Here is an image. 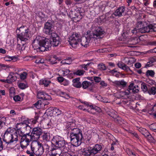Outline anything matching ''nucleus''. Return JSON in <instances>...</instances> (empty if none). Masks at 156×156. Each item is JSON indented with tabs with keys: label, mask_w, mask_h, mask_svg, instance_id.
Segmentation results:
<instances>
[{
	"label": "nucleus",
	"mask_w": 156,
	"mask_h": 156,
	"mask_svg": "<svg viewBox=\"0 0 156 156\" xmlns=\"http://www.w3.org/2000/svg\"><path fill=\"white\" fill-rule=\"evenodd\" d=\"M148 93L150 95H155L156 94V88L154 87H151L148 89Z\"/></svg>",
	"instance_id": "c756f323"
},
{
	"label": "nucleus",
	"mask_w": 156,
	"mask_h": 156,
	"mask_svg": "<svg viewBox=\"0 0 156 156\" xmlns=\"http://www.w3.org/2000/svg\"><path fill=\"white\" fill-rule=\"evenodd\" d=\"M56 58V56H54L53 57H52L50 59V61L52 64H55L57 63V62H55V61L54 62L53 61V60L55 59Z\"/></svg>",
	"instance_id": "6e6d98bb"
},
{
	"label": "nucleus",
	"mask_w": 156,
	"mask_h": 156,
	"mask_svg": "<svg viewBox=\"0 0 156 156\" xmlns=\"http://www.w3.org/2000/svg\"><path fill=\"white\" fill-rule=\"evenodd\" d=\"M14 58H16L14 57H8V56H6L4 58V59L7 61H11L14 59Z\"/></svg>",
	"instance_id": "a18cd8bd"
},
{
	"label": "nucleus",
	"mask_w": 156,
	"mask_h": 156,
	"mask_svg": "<svg viewBox=\"0 0 156 156\" xmlns=\"http://www.w3.org/2000/svg\"><path fill=\"white\" fill-rule=\"evenodd\" d=\"M6 122V118L4 117H3L0 119V129L5 125Z\"/></svg>",
	"instance_id": "72a5a7b5"
},
{
	"label": "nucleus",
	"mask_w": 156,
	"mask_h": 156,
	"mask_svg": "<svg viewBox=\"0 0 156 156\" xmlns=\"http://www.w3.org/2000/svg\"><path fill=\"white\" fill-rule=\"evenodd\" d=\"M13 99L15 101H20L21 98L19 95H17L14 97Z\"/></svg>",
	"instance_id": "603ef678"
},
{
	"label": "nucleus",
	"mask_w": 156,
	"mask_h": 156,
	"mask_svg": "<svg viewBox=\"0 0 156 156\" xmlns=\"http://www.w3.org/2000/svg\"><path fill=\"white\" fill-rule=\"evenodd\" d=\"M51 41L49 39L37 36L33 42V46L34 49H39L41 51L49 50L52 44Z\"/></svg>",
	"instance_id": "f03ea898"
},
{
	"label": "nucleus",
	"mask_w": 156,
	"mask_h": 156,
	"mask_svg": "<svg viewBox=\"0 0 156 156\" xmlns=\"http://www.w3.org/2000/svg\"><path fill=\"white\" fill-rule=\"evenodd\" d=\"M117 65L119 68L122 69L123 66H125V64L121 62H120L118 63Z\"/></svg>",
	"instance_id": "864d4df0"
},
{
	"label": "nucleus",
	"mask_w": 156,
	"mask_h": 156,
	"mask_svg": "<svg viewBox=\"0 0 156 156\" xmlns=\"http://www.w3.org/2000/svg\"><path fill=\"white\" fill-rule=\"evenodd\" d=\"M70 136L71 143L73 146L76 147L78 146L81 143L83 138V136H81L79 134L78 136Z\"/></svg>",
	"instance_id": "1a4fd4ad"
},
{
	"label": "nucleus",
	"mask_w": 156,
	"mask_h": 156,
	"mask_svg": "<svg viewBox=\"0 0 156 156\" xmlns=\"http://www.w3.org/2000/svg\"><path fill=\"white\" fill-rule=\"evenodd\" d=\"M58 80L59 82H62L64 80V78L62 77H58Z\"/></svg>",
	"instance_id": "69168bd1"
},
{
	"label": "nucleus",
	"mask_w": 156,
	"mask_h": 156,
	"mask_svg": "<svg viewBox=\"0 0 156 156\" xmlns=\"http://www.w3.org/2000/svg\"><path fill=\"white\" fill-rule=\"evenodd\" d=\"M51 143L56 147L63 148L62 152H66L69 150L68 144L61 137L58 136L54 137L52 140Z\"/></svg>",
	"instance_id": "20e7f679"
},
{
	"label": "nucleus",
	"mask_w": 156,
	"mask_h": 156,
	"mask_svg": "<svg viewBox=\"0 0 156 156\" xmlns=\"http://www.w3.org/2000/svg\"><path fill=\"white\" fill-rule=\"evenodd\" d=\"M27 74L25 72H23V73L20 74V76L21 79L24 80L27 77Z\"/></svg>",
	"instance_id": "3c124183"
},
{
	"label": "nucleus",
	"mask_w": 156,
	"mask_h": 156,
	"mask_svg": "<svg viewBox=\"0 0 156 156\" xmlns=\"http://www.w3.org/2000/svg\"><path fill=\"white\" fill-rule=\"evenodd\" d=\"M68 151L66 152H62V156H72L68 153Z\"/></svg>",
	"instance_id": "052dcab7"
},
{
	"label": "nucleus",
	"mask_w": 156,
	"mask_h": 156,
	"mask_svg": "<svg viewBox=\"0 0 156 156\" xmlns=\"http://www.w3.org/2000/svg\"><path fill=\"white\" fill-rule=\"evenodd\" d=\"M93 82L90 83L87 81H84L82 83V87L84 89H86L89 87V90L90 91H92L93 90Z\"/></svg>",
	"instance_id": "a211bd4d"
},
{
	"label": "nucleus",
	"mask_w": 156,
	"mask_h": 156,
	"mask_svg": "<svg viewBox=\"0 0 156 156\" xmlns=\"http://www.w3.org/2000/svg\"><path fill=\"white\" fill-rule=\"evenodd\" d=\"M3 140L8 144L18 140L17 131L10 128H8L4 133Z\"/></svg>",
	"instance_id": "7ed1b4c3"
},
{
	"label": "nucleus",
	"mask_w": 156,
	"mask_h": 156,
	"mask_svg": "<svg viewBox=\"0 0 156 156\" xmlns=\"http://www.w3.org/2000/svg\"><path fill=\"white\" fill-rule=\"evenodd\" d=\"M133 85V84H131L129 86V90H132V92L133 93H138L139 91V90L138 89H136V86H134V87L133 88H130Z\"/></svg>",
	"instance_id": "a19ab883"
},
{
	"label": "nucleus",
	"mask_w": 156,
	"mask_h": 156,
	"mask_svg": "<svg viewBox=\"0 0 156 156\" xmlns=\"http://www.w3.org/2000/svg\"><path fill=\"white\" fill-rule=\"evenodd\" d=\"M141 64L140 63L137 62L135 64V66L136 68L139 69L141 67Z\"/></svg>",
	"instance_id": "e2e57ef3"
},
{
	"label": "nucleus",
	"mask_w": 156,
	"mask_h": 156,
	"mask_svg": "<svg viewBox=\"0 0 156 156\" xmlns=\"http://www.w3.org/2000/svg\"><path fill=\"white\" fill-rule=\"evenodd\" d=\"M155 73L152 70H147L146 72V75L147 76H150L153 77Z\"/></svg>",
	"instance_id": "ea45409f"
},
{
	"label": "nucleus",
	"mask_w": 156,
	"mask_h": 156,
	"mask_svg": "<svg viewBox=\"0 0 156 156\" xmlns=\"http://www.w3.org/2000/svg\"><path fill=\"white\" fill-rule=\"evenodd\" d=\"M83 154L85 156H93L94 155L92 152L91 147H90L88 149H84L83 151Z\"/></svg>",
	"instance_id": "412c9836"
},
{
	"label": "nucleus",
	"mask_w": 156,
	"mask_h": 156,
	"mask_svg": "<svg viewBox=\"0 0 156 156\" xmlns=\"http://www.w3.org/2000/svg\"><path fill=\"white\" fill-rule=\"evenodd\" d=\"M81 132V131L79 129L76 128L73 130L70 131V136H78L79 134L81 136H83Z\"/></svg>",
	"instance_id": "b1692460"
},
{
	"label": "nucleus",
	"mask_w": 156,
	"mask_h": 156,
	"mask_svg": "<svg viewBox=\"0 0 156 156\" xmlns=\"http://www.w3.org/2000/svg\"><path fill=\"white\" fill-rule=\"evenodd\" d=\"M44 147V148H45L47 151H48L49 149V146L48 145V144H45L44 146H43Z\"/></svg>",
	"instance_id": "774afa93"
},
{
	"label": "nucleus",
	"mask_w": 156,
	"mask_h": 156,
	"mask_svg": "<svg viewBox=\"0 0 156 156\" xmlns=\"http://www.w3.org/2000/svg\"><path fill=\"white\" fill-rule=\"evenodd\" d=\"M30 34L21 33L20 34L17 35V41H18V39H19L21 41H26L28 40V38L29 37Z\"/></svg>",
	"instance_id": "6ab92c4d"
},
{
	"label": "nucleus",
	"mask_w": 156,
	"mask_h": 156,
	"mask_svg": "<svg viewBox=\"0 0 156 156\" xmlns=\"http://www.w3.org/2000/svg\"><path fill=\"white\" fill-rule=\"evenodd\" d=\"M51 39H52V45L53 47H56L60 43V41L59 40V37L58 34L56 33L53 32L51 35Z\"/></svg>",
	"instance_id": "9b49d317"
},
{
	"label": "nucleus",
	"mask_w": 156,
	"mask_h": 156,
	"mask_svg": "<svg viewBox=\"0 0 156 156\" xmlns=\"http://www.w3.org/2000/svg\"><path fill=\"white\" fill-rule=\"evenodd\" d=\"M3 148V144L1 138L0 137V151L2 150Z\"/></svg>",
	"instance_id": "0e129e2a"
},
{
	"label": "nucleus",
	"mask_w": 156,
	"mask_h": 156,
	"mask_svg": "<svg viewBox=\"0 0 156 156\" xmlns=\"http://www.w3.org/2000/svg\"><path fill=\"white\" fill-rule=\"evenodd\" d=\"M37 97L39 99H42L43 101L44 100H49L50 96L43 92H39L38 93Z\"/></svg>",
	"instance_id": "dca6fc26"
},
{
	"label": "nucleus",
	"mask_w": 156,
	"mask_h": 156,
	"mask_svg": "<svg viewBox=\"0 0 156 156\" xmlns=\"http://www.w3.org/2000/svg\"><path fill=\"white\" fill-rule=\"evenodd\" d=\"M141 89L144 92H145L147 91L148 92V90L147 89V86L145 85H142L141 87Z\"/></svg>",
	"instance_id": "8fccbe9b"
},
{
	"label": "nucleus",
	"mask_w": 156,
	"mask_h": 156,
	"mask_svg": "<svg viewBox=\"0 0 156 156\" xmlns=\"http://www.w3.org/2000/svg\"><path fill=\"white\" fill-rule=\"evenodd\" d=\"M15 89L13 87H11L9 89L10 95H13L15 94Z\"/></svg>",
	"instance_id": "09e8293b"
},
{
	"label": "nucleus",
	"mask_w": 156,
	"mask_h": 156,
	"mask_svg": "<svg viewBox=\"0 0 156 156\" xmlns=\"http://www.w3.org/2000/svg\"><path fill=\"white\" fill-rule=\"evenodd\" d=\"M51 82L46 79L41 80L39 82V83L41 85H44L45 87H47Z\"/></svg>",
	"instance_id": "c85d7f7f"
},
{
	"label": "nucleus",
	"mask_w": 156,
	"mask_h": 156,
	"mask_svg": "<svg viewBox=\"0 0 156 156\" xmlns=\"http://www.w3.org/2000/svg\"><path fill=\"white\" fill-rule=\"evenodd\" d=\"M75 20H76L77 21H79L82 19V17L80 15V14L78 16H76V18H75Z\"/></svg>",
	"instance_id": "bf43d9fd"
},
{
	"label": "nucleus",
	"mask_w": 156,
	"mask_h": 156,
	"mask_svg": "<svg viewBox=\"0 0 156 156\" xmlns=\"http://www.w3.org/2000/svg\"><path fill=\"white\" fill-rule=\"evenodd\" d=\"M91 79H94V80L95 82L98 83L101 81V78L100 77L97 76H93L91 78Z\"/></svg>",
	"instance_id": "de8ad7c7"
},
{
	"label": "nucleus",
	"mask_w": 156,
	"mask_h": 156,
	"mask_svg": "<svg viewBox=\"0 0 156 156\" xmlns=\"http://www.w3.org/2000/svg\"><path fill=\"white\" fill-rule=\"evenodd\" d=\"M80 34L73 33L69 37V41L70 45L73 48H76L77 45L80 42Z\"/></svg>",
	"instance_id": "0eeeda50"
},
{
	"label": "nucleus",
	"mask_w": 156,
	"mask_h": 156,
	"mask_svg": "<svg viewBox=\"0 0 156 156\" xmlns=\"http://www.w3.org/2000/svg\"><path fill=\"white\" fill-rule=\"evenodd\" d=\"M109 115L111 117L114 119V121L115 122L117 123H119V121H120V118H117V115L115 114H109Z\"/></svg>",
	"instance_id": "4c0bfd02"
},
{
	"label": "nucleus",
	"mask_w": 156,
	"mask_h": 156,
	"mask_svg": "<svg viewBox=\"0 0 156 156\" xmlns=\"http://www.w3.org/2000/svg\"><path fill=\"white\" fill-rule=\"evenodd\" d=\"M122 69L126 71H128L130 70L129 67L125 64V66H123Z\"/></svg>",
	"instance_id": "4d7b16f0"
},
{
	"label": "nucleus",
	"mask_w": 156,
	"mask_h": 156,
	"mask_svg": "<svg viewBox=\"0 0 156 156\" xmlns=\"http://www.w3.org/2000/svg\"><path fill=\"white\" fill-rule=\"evenodd\" d=\"M72 59L70 58H69L67 59L62 60L61 62L64 64H70L72 63Z\"/></svg>",
	"instance_id": "58836bf2"
},
{
	"label": "nucleus",
	"mask_w": 156,
	"mask_h": 156,
	"mask_svg": "<svg viewBox=\"0 0 156 156\" xmlns=\"http://www.w3.org/2000/svg\"><path fill=\"white\" fill-rule=\"evenodd\" d=\"M76 12L75 11H72L70 10L69 12V16L72 18H76Z\"/></svg>",
	"instance_id": "79ce46f5"
},
{
	"label": "nucleus",
	"mask_w": 156,
	"mask_h": 156,
	"mask_svg": "<svg viewBox=\"0 0 156 156\" xmlns=\"http://www.w3.org/2000/svg\"><path fill=\"white\" fill-rule=\"evenodd\" d=\"M113 83L115 84L116 87H119L120 86H122L123 87H125L127 83L123 80L121 81H115L113 82Z\"/></svg>",
	"instance_id": "393cba45"
},
{
	"label": "nucleus",
	"mask_w": 156,
	"mask_h": 156,
	"mask_svg": "<svg viewBox=\"0 0 156 156\" xmlns=\"http://www.w3.org/2000/svg\"><path fill=\"white\" fill-rule=\"evenodd\" d=\"M44 140L46 141H48L50 139V134L48 133H44L42 136Z\"/></svg>",
	"instance_id": "2f4dec72"
},
{
	"label": "nucleus",
	"mask_w": 156,
	"mask_h": 156,
	"mask_svg": "<svg viewBox=\"0 0 156 156\" xmlns=\"http://www.w3.org/2000/svg\"><path fill=\"white\" fill-rule=\"evenodd\" d=\"M98 69L101 70L103 71L105 70L106 67L105 64L102 63H100L98 65Z\"/></svg>",
	"instance_id": "e433bc0d"
},
{
	"label": "nucleus",
	"mask_w": 156,
	"mask_h": 156,
	"mask_svg": "<svg viewBox=\"0 0 156 156\" xmlns=\"http://www.w3.org/2000/svg\"><path fill=\"white\" fill-rule=\"evenodd\" d=\"M138 32V28H137V26L135 28H134V29L132 30V32L133 34H136Z\"/></svg>",
	"instance_id": "680f3d73"
},
{
	"label": "nucleus",
	"mask_w": 156,
	"mask_h": 156,
	"mask_svg": "<svg viewBox=\"0 0 156 156\" xmlns=\"http://www.w3.org/2000/svg\"><path fill=\"white\" fill-rule=\"evenodd\" d=\"M80 78H76L73 80V86L75 87L80 88L82 87V84L80 81Z\"/></svg>",
	"instance_id": "5701e85b"
},
{
	"label": "nucleus",
	"mask_w": 156,
	"mask_h": 156,
	"mask_svg": "<svg viewBox=\"0 0 156 156\" xmlns=\"http://www.w3.org/2000/svg\"><path fill=\"white\" fill-rule=\"evenodd\" d=\"M155 61V59L153 58H150L149 61L148 62L146 65V67H150L153 65V63Z\"/></svg>",
	"instance_id": "473e14b6"
},
{
	"label": "nucleus",
	"mask_w": 156,
	"mask_h": 156,
	"mask_svg": "<svg viewBox=\"0 0 156 156\" xmlns=\"http://www.w3.org/2000/svg\"><path fill=\"white\" fill-rule=\"evenodd\" d=\"M27 121H24L23 122L18 123L16 125V128L18 130V132L20 131L21 130H23L25 128H26L27 127H29L28 125L27 124Z\"/></svg>",
	"instance_id": "4468645a"
},
{
	"label": "nucleus",
	"mask_w": 156,
	"mask_h": 156,
	"mask_svg": "<svg viewBox=\"0 0 156 156\" xmlns=\"http://www.w3.org/2000/svg\"><path fill=\"white\" fill-rule=\"evenodd\" d=\"M139 131L145 137H147L150 142H154V138L151 135L146 129L143 128H139Z\"/></svg>",
	"instance_id": "f8f14e48"
},
{
	"label": "nucleus",
	"mask_w": 156,
	"mask_h": 156,
	"mask_svg": "<svg viewBox=\"0 0 156 156\" xmlns=\"http://www.w3.org/2000/svg\"><path fill=\"white\" fill-rule=\"evenodd\" d=\"M105 32L100 27H97L90 32V34L86 37H83L81 38V44L82 46L87 47L91 39L95 41L102 38L105 35Z\"/></svg>",
	"instance_id": "f257e3e1"
},
{
	"label": "nucleus",
	"mask_w": 156,
	"mask_h": 156,
	"mask_svg": "<svg viewBox=\"0 0 156 156\" xmlns=\"http://www.w3.org/2000/svg\"><path fill=\"white\" fill-rule=\"evenodd\" d=\"M13 74V73H10L8 77L9 80V83H10L17 80L18 76L15 75H12Z\"/></svg>",
	"instance_id": "a878e982"
},
{
	"label": "nucleus",
	"mask_w": 156,
	"mask_h": 156,
	"mask_svg": "<svg viewBox=\"0 0 156 156\" xmlns=\"http://www.w3.org/2000/svg\"><path fill=\"white\" fill-rule=\"evenodd\" d=\"M149 127L151 130L156 132V123L151 124Z\"/></svg>",
	"instance_id": "c03bdc74"
},
{
	"label": "nucleus",
	"mask_w": 156,
	"mask_h": 156,
	"mask_svg": "<svg viewBox=\"0 0 156 156\" xmlns=\"http://www.w3.org/2000/svg\"><path fill=\"white\" fill-rule=\"evenodd\" d=\"M19 87L20 89H23L26 87V86L24 83H20L19 85Z\"/></svg>",
	"instance_id": "5fc2aeb1"
},
{
	"label": "nucleus",
	"mask_w": 156,
	"mask_h": 156,
	"mask_svg": "<svg viewBox=\"0 0 156 156\" xmlns=\"http://www.w3.org/2000/svg\"><path fill=\"white\" fill-rule=\"evenodd\" d=\"M20 136L21 137L20 140L21 147L22 148L24 149L29 145L32 138L29 134Z\"/></svg>",
	"instance_id": "423d86ee"
},
{
	"label": "nucleus",
	"mask_w": 156,
	"mask_h": 156,
	"mask_svg": "<svg viewBox=\"0 0 156 156\" xmlns=\"http://www.w3.org/2000/svg\"><path fill=\"white\" fill-rule=\"evenodd\" d=\"M53 26L52 24L51 23L48 22H47L45 25L43 29L44 32L47 34L51 35V34L53 33L52 32V30H51Z\"/></svg>",
	"instance_id": "ddd939ff"
},
{
	"label": "nucleus",
	"mask_w": 156,
	"mask_h": 156,
	"mask_svg": "<svg viewBox=\"0 0 156 156\" xmlns=\"http://www.w3.org/2000/svg\"><path fill=\"white\" fill-rule=\"evenodd\" d=\"M69 81L66 80H65L63 81L62 84L63 85L65 86H67L69 85Z\"/></svg>",
	"instance_id": "13d9d810"
},
{
	"label": "nucleus",
	"mask_w": 156,
	"mask_h": 156,
	"mask_svg": "<svg viewBox=\"0 0 156 156\" xmlns=\"http://www.w3.org/2000/svg\"><path fill=\"white\" fill-rule=\"evenodd\" d=\"M138 31L142 33L150 32L149 25L144 24L142 22H138L137 24Z\"/></svg>",
	"instance_id": "9d476101"
},
{
	"label": "nucleus",
	"mask_w": 156,
	"mask_h": 156,
	"mask_svg": "<svg viewBox=\"0 0 156 156\" xmlns=\"http://www.w3.org/2000/svg\"><path fill=\"white\" fill-rule=\"evenodd\" d=\"M53 111L54 108L50 107L46 110L45 114H47L48 116H51L53 115Z\"/></svg>",
	"instance_id": "cd10ccee"
},
{
	"label": "nucleus",
	"mask_w": 156,
	"mask_h": 156,
	"mask_svg": "<svg viewBox=\"0 0 156 156\" xmlns=\"http://www.w3.org/2000/svg\"><path fill=\"white\" fill-rule=\"evenodd\" d=\"M102 148V146L101 145L96 144L93 148L91 147V149L92 152L94 155L100 151Z\"/></svg>",
	"instance_id": "aec40b11"
},
{
	"label": "nucleus",
	"mask_w": 156,
	"mask_h": 156,
	"mask_svg": "<svg viewBox=\"0 0 156 156\" xmlns=\"http://www.w3.org/2000/svg\"><path fill=\"white\" fill-rule=\"evenodd\" d=\"M53 115L55 116H62V111L57 108H54Z\"/></svg>",
	"instance_id": "bb28decb"
},
{
	"label": "nucleus",
	"mask_w": 156,
	"mask_h": 156,
	"mask_svg": "<svg viewBox=\"0 0 156 156\" xmlns=\"http://www.w3.org/2000/svg\"><path fill=\"white\" fill-rule=\"evenodd\" d=\"M63 74L64 75H66L67 74H69L70 72V71L69 69H66L65 71H63Z\"/></svg>",
	"instance_id": "338daca9"
},
{
	"label": "nucleus",
	"mask_w": 156,
	"mask_h": 156,
	"mask_svg": "<svg viewBox=\"0 0 156 156\" xmlns=\"http://www.w3.org/2000/svg\"><path fill=\"white\" fill-rule=\"evenodd\" d=\"M85 71L83 70H78L76 72H74V74L79 76L83 75Z\"/></svg>",
	"instance_id": "37998d69"
},
{
	"label": "nucleus",
	"mask_w": 156,
	"mask_h": 156,
	"mask_svg": "<svg viewBox=\"0 0 156 156\" xmlns=\"http://www.w3.org/2000/svg\"><path fill=\"white\" fill-rule=\"evenodd\" d=\"M42 133V130L41 128L37 127L34 128L30 135L34 141L38 140Z\"/></svg>",
	"instance_id": "6e6552de"
},
{
	"label": "nucleus",
	"mask_w": 156,
	"mask_h": 156,
	"mask_svg": "<svg viewBox=\"0 0 156 156\" xmlns=\"http://www.w3.org/2000/svg\"><path fill=\"white\" fill-rule=\"evenodd\" d=\"M150 31L156 32V24H153L148 25Z\"/></svg>",
	"instance_id": "c9c22d12"
},
{
	"label": "nucleus",
	"mask_w": 156,
	"mask_h": 156,
	"mask_svg": "<svg viewBox=\"0 0 156 156\" xmlns=\"http://www.w3.org/2000/svg\"><path fill=\"white\" fill-rule=\"evenodd\" d=\"M75 124L74 123L70 122L67 126V129L68 131L70 132L75 129L76 128H75Z\"/></svg>",
	"instance_id": "7c9ffc66"
},
{
	"label": "nucleus",
	"mask_w": 156,
	"mask_h": 156,
	"mask_svg": "<svg viewBox=\"0 0 156 156\" xmlns=\"http://www.w3.org/2000/svg\"><path fill=\"white\" fill-rule=\"evenodd\" d=\"M132 42L131 44L133 45H135L138 43V39L137 38H132L131 41Z\"/></svg>",
	"instance_id": "49530a36"
},
{
	"label": "nucleus",
	"mask_w": 156,
	"mask_h": 156,
	"mask_svg": "<svg viewBox=\"0 0 156 156\" xmlns=\"http://www.w3.org/2000/svg\"><path fill=\"white\" fill-rule=\"evenodd\" d=\"M125 10V7L123 6H122L117 9L113 13V14L116 16L120 17L122 16Z\"/></svg>",
	"instance_id": "f3484780"
},
{
	"label": "nucleus",
	"mask_w": 156,
	"mask_h": 156,
	"mask_svg": "<svg viewBox=\"0 0 156 156\" xmlns=\"http://www.w3.org/2000/svg\"><path fill=\"white\" fill-rule=\"evenodd\" d=\"M42 101L41 100H38L34 104V106L37 109H40L42 106L43 104Z\"/></svg>",
	"instance_id": "f704fd0d"
},
{
	"label": "nucleus",
	"mask_w": 156,
	"mask_h": 156,
	"mask_svg": "<svg viewBox=\"0 0 156 156\" xmlns=\"http://www.w3.org/2000/svg\"><path fill=\"white\" fill-rule=\"evenodd\" d=\"M19 31L21 32V33L30 34L29 29L26 27L24 26H21L19 28H17L16 30V32L18 33Z\"/></svg>",
	"instance_id": "4be33fe9"
},
{
	"label": "nucleus",
	"mask_w": 156,
	"mask_h": 156,
	"mask_svg": "<svg viewBox=\"0 0 156 156\" xmlns=\"http://www.w3.org/2000/svg\"><path fill=\"white\" fill-rule=\"evenodd\" d=\"M31 148L32 152L37 156H41L44 152V147L41 144L36 141L32 142L31 144Z\"/></svg>",
	"instance_id": "39448f33"
},
{
	"label": "nucleus",
	"mask_w": 156,
	"mask_h": 156,
	"mask_svg": "<svg viewBox=\"0 0 156 156\" xmlns=\"http://www.w3.org/2000/svg\"><path fill=\"white\" fill-rule=\"evenodd\" d=\"M62 150L57 147H53L51 150V156H62Z\"/></svg>",
	"instance_id": "2eb2a0df"
}]
</instances>
